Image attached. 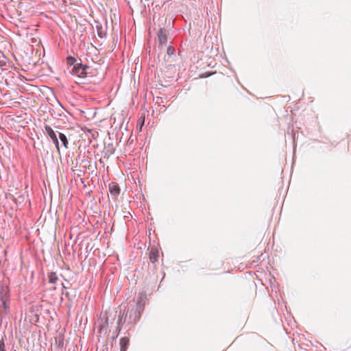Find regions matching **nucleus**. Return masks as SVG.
<instances>
[{
  "label": "nucleus",
  "instance_id": "nucleus-1",
  "mask_svg": "<svg viewBox=\"0 0 351 351\" xmlns=\"http://www.w3.org/2000/svg\"><path fill=\"white\" fill-rule=\"evenodd\" d=\"M145 297L140 294L136 303H130L123 312H120L118 318V325L123 326L127 324L130 328L133 327L138 321L144 310Z\"/></svg>",
  "mask_w": 351,
  "mask_h": 351
},
{
  "label": "nucleus",
  "instance_id": "nucleus-2",
  "mask_svg": "<svg viewBox=\"0 0 351 351\" xmlns=\"http://www.w3.org/2000/svg\"><path fill=\"white\" fill-rule=\"evenodd\" d=\"M88 66L86 64H82V63H77L73 68L72 74L73 75H76L80 78H84L86 76V69Z\"/></svg>",
  "mask_w": 351,
  "mask_h": 351
},
{
  "label": "nucleus",
  "instance_id": "nucleus-3",
  "mask_svg": "<svg viewBox=\"0 0 351 351\" xmlns=\"http://www.w3.org/2000/svg\"><path fill=\"white\" fill-rule=\"evenodd\" d=\"M45 131L47 134V135L51 138V139L52 140L53 143L55 144L56 148L58 150H59V142H58V138H57V136L55 133V132L53 130V129L49 126V125H45Z\"/></svg>",
  "mask_w": 351,
  "mask_h": 351
},
{
  "label": "nucleus",
  "instance_id": "nucleus-4",
  "mask_svg": "<svg viewBox=\"0 0 351 351\" xmlns=\"http://www.w3.org/2000/svg\"><path fill=\"white\" fill-rule=\"evenodd\" d=\"M0 308L4 311L7 308V290L3 287L0 289Z\"/></svg>",
  "mask_w": 351,
  "mask_h": 351
},
{
  "label": "nucleus",
  "instance_id": "nucleus-5",
  "mask_svg": "<svg viewBox=\"0 0 351 351\" xmlns=\"http://www.w3.org/2000/svg\"><path fill=\"white\" fill-rule=\"evenodd\" d=\"M109 191L111 195L116 197L120 193V188L117 184L112 182L109 184Z\"/></svg>",
  "mask_w": 351,
  "mask_h": 351
},
{
  "label": "nucleus",
  "instance_id": "nucleus-6",
  "mask_svg": "<svg viewBox=\"0 0 351 351\" xmlns=\"http://www.w3.org/2000/svg\"><path fill=\"white\" fill-rule=\"evenodd\" d=\"M158 38L160 45L165 44L167 42V36L166 32L160 29L158 33Z\"/></svg>",
  "mask_w": 351,
  "mask_h": 351
},
{
  "label": "nucleus",
  "instance_id": "nucleus-7",
  "mask_svg": "<svg viewBox=\"0 0 351 351\" xmlns=\"http://www.w3.org/2000/svg\"><path fill=\"white\" fill-rule=\"evenodd\" d=\"M120 350L126 351L127 347L129 344V338L123 337L120 339Z\"/></svg>",
  "mask_w": 351,
  "mask_h": 351
},
{
  "label": "nucleus",
  "instance_id": "nucleus-8",
  "mask_svg": "<svg viewBox=\"0 0 351 351\" xmlns=\"http://www.w3.org/2000/svg\"><path fill=\"white\" fill-rule=\"evenodd\" d=\"M158 251L156 249H152L149 254V260L154 263L158 261Z\"/></svg>",
  "mask_w": 351,
  "mask_h": 351
},
{
  "label": "nucleus",
  "instance_id": "nucleus-9",
  "mask_svg": "<svg viewBox=\"0 0 351 351\" xmlns=\"http://www.w3.org/2000/svg\"><path fill=\"white\" fill-rule=\"evenodd\" d=\"M96 29L97 32L98 36L100 38H103L106 36V31L104 29L101 25H99V24L96 25Z\"/></svg>",
  "mask_w": 351,
  "mask_h": 351
},
{
  "label": "nucleus",
  "instance_id": "nucleus-10",
  "mask_svg": "<svg viewBox=\"0 0 351 351\" xmlns=\"http://www.w3.org/2000/svg\"><path fill=\"white\" fill-rule=\"evenodd\" d=\"M59 138L61 141V142L62 143V145L66 148H67L68 147V141H67L66 136L62 133H59Z\"/></svg>",
  "mask_w": 351,
  "mask_h": 351
},
{
  "label": "nucleus",
  "instance_id": "nucleus-11",
  "mask_svg": "<svg viewBox=\"0 0 351 351\" xmlns=\"http://www.w3.org/2000/svg\"><path fill=\"white\" fill-rule=\"evenodd\" d=\"M57 280H58V276H57L56 274L54 272H51L49 275V282L50 283L54 284L56 282Z\"/></svg>",
  "mask_w": 351,
  "mask_h": 351
},
{
  "label": "nucleus",
  "instance_id": "nucleus-12",
  "mask_svg": "<svg viewBox=\"0 0 351 351\" xmlns=\"http://www.w3.org/2000/svg\"><path fill=\"white\" fill-rule=\"evenodd\" d=\"M76 62H77V60L74 57L68 56L66 58V62L68 64L73 65V66H74L77 64Z\"/></svg>",
  "mask_w": 351,
  "mask_h": 351
},
{
  "label": "nucleus",
  "instance_id": "nucleus-13",
  "mask_svg": "<svg viewBox=\"0 0 351 351\" xmlns=\"http://www.w3.org/2000/svg\"><path fill=\"white\" fill-rule=\"evenodd\" d=\"M174 51H175V48L172 46H169L167 49V53L169 55V56H171L174 53Z\"/></svg>",
  "mask_w": 351,
  "mask_h": 351
},
{
  "label": "nucleus",
  "instance_id": "nucleus-14",
  "mask_svg": "<svg viewBox=\"0 0 351 351\" xmlns=\"http://www.w3.org/2000/svg\"><path fill=\"white\" fill-rule=\"evenodd\" d=\"M0 351H6L3 337L0 340Z\"/></svg>",
  "mask_w": 351,
  "mask_h": 351
},
{
  "label": "nucleus",
  "instance_id": "nucleus-15",
  "mask_svg": "<svg viewBox=\"0 0 351 351\" xmlns=\"http://www.w3.org/2000/svg\"><path fill=\"white\" fill-rule=\"evenodd\" d=\"M58 344H59V346H63V339L62 338V337H59Z\"/></svg>",
  "mask_w": 351,
  "mask_h": 351
}]
</instances>
